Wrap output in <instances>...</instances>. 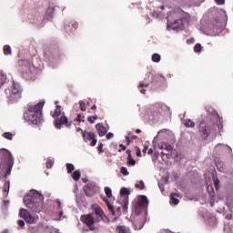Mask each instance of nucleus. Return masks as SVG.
I'll list each match as a JSON object with an SVG mask.
<instances>
[{
  "mask_svg": "<svg viewBox=\"0 0 233 233\" xmlns=\"http://www.w3.org/2000/svg\"><path fill=\"white\" fill-rule=\"evenodd\" d=\"M45 197L36 190H30L28 194L24 197V203L27 208L33 212H41L43 210V201Z\"/></svg>",
  "mask_w": 233,
  "mask_h": 233,
  "instance_id": "f257e3e1",
  "label": "nucleus"
},
{
  "mask_svg": "<svg viewBox=\"0 0 233 233\" xmlns=\"http://www.w3.org/2000/svg\"><path fill=\"white\" fill-rule=\"evenodd\" d=\"M43 106H45V103L39 102L36 105L29 106L27 110L24 113V119L27 121V123H32V125H39L42 121Z\"/></svg>",
  "mask_w": 233,
  "mask_h": 233,
  "instance_id": "f03ea898",
  "label": "nucleus"
},
{
  "mask_svg": "<svg viewBox=\"0 0 233 233\" xmlns=\"http://www.w3.org/2000/svg\"><path fill=\"white\" fill-rule=\"evenodd\" d=\"M14 167V157L12 153L6 149L0 150V172H3L4 177L12 174Z\"/></svg>",
  "mask_w": 233,
  "mask_h": 233,
  "instance_id": "7ed1b4c3",
  "label": "nucleus"
},
{
  "mask_svg": "<svg viewBox=\"0 0 233 233\" xmlns=\"http://www.w3.org/2000/svg\"><path fill=\"white\" fill-rule=\"evenodd\" d=\"M198 133L204 141H207L211 134H216V124L212 118L208 116L199 122Z\"/></svg>",
  "mask_w": 233,
  "mask_h": 233,
  "instance_id": "20e7f679",
  "label": "nucleus"
},
{
  "mask_svg": "<svg viewBox=\"0 0 233 233\" xmlns=\"http://www.w3.org/2000/svg\"><path fill=\"white\" fill-rule=\"evenodd\" d=\"M51 116L55 119V127L57 130H61L63 125H66L67 127H72V121H68V117L65 113H61V106H56Z\"/></svg>",
  "mask_w": 233,
  "mask_h": 233,
  "instance_id": "39448f33",
  "label": "nucleus"
},
{
  "mask_svg": "<svg viewBox=\"0 0 233 233\" xmlns=\"http://www.w3.org/2000/svg\"><path fill=\"white\" fill-rule=\"evenodd\" d=\"M5 94L11 101H17L18 99H21L23 88H21V86L18 83L14 82L11 89H5Z\"/></svg>",
  "mask_w": 233,
  "mask_h": 233,
  "instance_id": "423d86ee",
  "label": "nucleus"
},
{
  "mask_svg": "<svg viewBox=\"0 0 233 233\" xmlns=\"http://www.w3.org/2000/svg\"><path fill=\"white\" fill-rule=\"evenodd\" d=\"M92 209L94 213H91V214H94L95 221L96 223H99L100 221H104V222L108 221V218L106 217V215H105V211H103V209L101 208V207H99V205L94 204L92 206Z\"/></svg>",
  "mask_w": 233,
  "mask_h": 233,
  "instance_id": "0eeeda50",
  "label": "nucleus"
},
{
  "mask_svg": "<svg viewBox=\"0 0 233 233\" xmlns=\"http://www.w3.org/2000/svg\"><path fill=\"white\" fill-rule=\"evenodd\" d=\"M20 218H23L26 223H29L30 225H34L39 221L38 216H33L28 212V210L22 208L19 211Z\"/></svg>",
  "mask_w": 233,
  "mask_h": 233,
  "instance_id": "6e6552de",
  "label": "nucleus"
},
{
  "mask_svg": "<svg viewBox=\"0 0 233 233\" xmlns=\"http://www.w3.org/2000/svg\"><path fill=\"white\" fill-rule=\"evenodd\" d=\"M120 203L125 212L128 210V196H130V190H128L127 187H122L120 189Z\"/></svg>",
  "mask_w": 233,
  "mask_h": 233,
  "instance_id": "1a4fd4ad",
  "label": "nucleus"
},
{
  "mask_svg": "<svg viewBox=\"0 0 233 233\" xmlns=\"http://www.w3.org/2000/svg\"><path fill=\"white\" fill-rule=\"evenodd\" d=\"M81 221L85 223V225H86V227H88L89 230H96V218H94V214L89 213L86 215H82L81 216Z\"/></svg>",
  "mask_w": 233,
  "mask_h": 233,
  "instance_id": "9d476101",
  "label": "nucleus"
},
{
  "mask_svg": "<svg viewBox=\"0 0 233 233\" xmlns=\"http://www.w3.org/2000/svg\"><path fill=\"white\" fill-rule=\"evenodd\" d=\"M147 207H148V198H147V196L142 195L138 198V201L135 205V212L140 214Z\"/></svg>",
  "mask_w": 233,
  "mask_h": 233,
  "instance_id": "9b49d317",
  "label": "nucleus"
},
{
  "mask_svg": "<svg viewBox=\"0 0 233 233\" xmlns=\"http://www.w3.org/2000/svg\"><path fill=\"white\" fill-rule=\"evenodd\" d=\"M82 137L86 143H88V141H91V144H90L91 147H96V145H97V138H96V133L82 131Z\"/></svg>",
  "mask_w": 233,
  "mask_h": 233,
  "instance_id": "f8f14e48",
  "label": "nucleus"
},
{
  "mask_svg": "<svg viewBox=\"0 0 233 233\" xmlns=\"http://www.w3.org/2000/svg\"><path fill=\"white\" fill-rule=\"evenodd\" d=\"M78 26L79 25L77 24V22L71 20L66 22L64 27L66 32L70 33V32H75V30H77Z\"/></svg>",
  "mask_w": 233,
  "mask_h": 233,
  "instance_id": "ddd939ff",
  "label": "nucleus"
},
{
  "mask_svg": "<svg viewBox=\"0 0 233 233\" xmlns=\"http://www.w3.org/2000/svg\"><path fill=\"white\" fill-rule=\"evenodd\" d=\"M158 148H160V150H167V152L162 151L161 152L162 156H170V154H172V146H170V144H168V143L159 144Z\"/></svg>",
  "mask_w": 233,
  "mask_h": 233,
  "instance_id": "4468645a",
  "label": "nucleus"
},
{
  "mask_svg": "<svg viewBox=\"0 0 233 233\" xmlns=\"http://www.w3.org/2000/svg\"><path fill=\"white\" fill-rule=\"evenodd\" d=\"M96 128L97 130L98 136L100 137H103L106 134V127L101 123H98L96 125Z\"/></svg>",
  "mask_w": 233,
  "mask_h": 233,
  "instance_id": "2eb2a0df",
  "label": "nucleus"
},
{
  "mask_svg": "<svg viewBox=\"0 0 233 233\" xmlns=\"http://www.w3.org/2000/svg\"><path fill=\"white\" fill-rule=\"evenodd\" d=\"M177 198H179V193L172 192L170 194V203L172 205H179V199H177Z\"/></svg>",
  "mask_w": 233,
  "mask_h": 233,
  "instance_id": "dca6fc26",
  "label": "nucleus"
},
{
  "mask_svg": "<svg viewBox=\"0 0 233 233\" xmlns=\"http://www.w3.org/2000/svg\"><path fill=\"white\" fill-rule=\"evenodd\" d=\"M148 86H150V84L146 83V82H140L138 85V88H141L140 94H147V89H145V88H148Z\"/></svg>",
  "mask_w": 233,
  "mask_h": 233,
  "instance_id": "f3484780",
  "label": "nucleus"
},
{
  "mask_svg": "<svg viewBox=\"0 0 233 233\" xmlns=\"http://www.w3.org/2000/svg\"><path fill=\"white\" fill-rule=\"evenodd\" d=\"M184 126L186 128H196V122L192 121V119H185Z\"/></svg>",
  "mask_w": 233,
  "mask_h": 233,
  "instance_id": "a211bd4d",
  "label": "nucleus"
},
{
  "mask_svg": "<svg viewBox=\"0 0 233 233\" xmlns=\"http://www.w3.org/2000/svg\"><path fill=\"white\" fill-rule=\"evenodd\" d=\"M116 233H130V228L126 226H117L116 229Z\"/></svg>",
  "mask_w": 233,
  "mask_h": 233,
  "instance_id": "6ab92c4d",
  "label": "nucleus"
},
{
  "mask_svg": "<svg viewBox=\"0 0 233 233\" xmlns=\"http://www.w3.org/2000/svg\"><path fill=\"white\" fill-rule=\"evenodd\" d=\"M56 10V7L54 6H50L48 7L47 11H46V17L47 19H52V17H54V12Z\"/></svg>",
  "mask_w": 233,
  "mask_h": 233,
  "instance_id": "aec40b11",
  "label": "nucleus"
},
{
  "mask_svg": "<svg viewBox=\"0 0 233 233\" xmlns=\"http://www.w3.org/2000/svg\"><path fill=\"white\" fill-rule=\"evenodd\" d=\"M71 177L74 181H79V179H81V171L76 170L72 173Z\"/></svg>",
  "mask_w": 233,
  "mask_h": 233,
  "instance_id": "412c9836",
  "label": "nucleus"
},
{
  "mask_svg": "<svg viewBox=\"0 0 233 233\" xmlns=\"http://www.w3.org/2000/svg\"><path fill=\"white\" fill-rule=\"evenodd\" d=\"M5 56H10L12 54V47L9 45H5L3 47Z\"/></svg>",
  "mask_w": 233,
  "mask_h": 233,
  "instance_id": "4be33fe9",
  "label": "nucleus"
},
{
  "mask_svg": "<svg viewBox=\"0 0 233 233\" xmlns=\"http://www.w3.org/2000/svg\"><path fill=\"white\" fill-rule=\"evenodd\" d=\"M66 167L67 174H72V172L76 170V167L74 166V164L67 163L66 164Z\"/></svg>",
  "mask_w": 233,
  "mask_h": 233,
  "instance_id": "5701e85b",
  "label": "nucleus"
},
{
  "mask_svg": "<svg viewBox=\"0 0 233 233\" xmlns=\"http://www.w3.org/2000/svg\"><path fill=\"white\" fill-rule=\"evenodd\" d=\"M152 61H153V63H159V61H161V56L157 53L153 54Z\"/></svg>",
  "mask_w": 233,
  "mask_h": 233,
  "instance_id": "b1692460",
  "label": "nucleus"
},
{
  "mask_svg": "<svg viewBox=\"0 0 233 233\" xmlns=\"http://www.w3.org/2000/svg\"><path fill=\"white\" fill-rule=\"evenodd\" d=\"M3 137H5V139H8V141H12V139H14V135L10 132H5L3 134Z\"/></svg>",
  "mask_w": 233,
  "mask_h": 233,
  "instance_id": "393cba45",
  "label": "nucleus"
},
{
  "mask_svg": "<svg viewBox=\"0 0 233 233\" xmlns=\"http://www.w3.org/2000/svg\"><path fill=\"white\" fill-rule=\"evenodd\" d=\"M127 163L129 167L136 166V160L132 157H127Z\"/></svg>",
  "mask_w": 233,
  "mask_h": 233,
  "instance_id": "a878e982",
  "label": "nucleus"
},
{
  "mask_svg": "<svg viewBox=\"0 0 233 233\" xmlns=\"http://www.w3.org/2000/svg\"><path fill=\"white\" fill-rule=\"evenodd\" d=\"M4 83H6V75L0 72V88Z\"/></svg>",
  "mask_w": 233,
  "mask_h": 233,
  "instance_id": "bb28decb",
  "label": "nucleus"
},
{
  "mask_svg": "<svg viewBox=\"0 0 233 233\" xmlns=\"http://www.w3.org/2000/svg\"><path fill=\"white\" fill-rule=\"evenodd\" d=\"M145 225V222L141 221L139 224L137 223V221L134 222V226L136 228V230H141V228H143V226Z\"/></svg>",
  "mask_w": 233,
  "mask_h": 233,
  "instance_id": "cd10ccee",
  "label": "nucleus"
},
{
  "mask_svg": "<svg viewBox=\"0 0 233 233\" xmlns=\"http://www.w3.org/2000/svg\"><path fill=\"white\" fill-rule=\"evenodd\" d=\"M104 190L106 198H112V189L110 187H106Z\"/></svg>",
  "mask_w": 233,
  "mask_h": 233,
  "instance_id": "c85d7f7f",
  "label": "nucleus"
},
{
  "mask_svg": "<svg viewBox=\"0 0 233 233\" xmlns=\"http://www.w3.org/2000/svg\"><path fill=\"white\" fill-rule=\"evenodd\" d=\"M19 65L21 66H30V60L28 59L20 60Z\"/></svg>",
  "mask_w": 233,
  "mask_h": 233,
  "instance_id": "c756f323",
  "label": "nucleus"
},
{
  "mask_svg": "<svg viewBox=\"0 0 233 233\" xmlns=\"http://www.w3.org/2000/svg\"><path fill=\"white\" fill-rule=\"evenodd\" d=\"M208 192L210 198H214V196H216V192L214 191V187L212 186H208Z\"/></svg>",
  "mask_w": 233,
  "mask_h": 233,
  "instance_id": "7c9ffc66",
  "label": "nucleus"
},
{
  "mask_svg": "<svg viewBox=\"0 0 233 233\" xmlns=\"http://www.w3.org/2000/svg\"><path fill=\"white\" fill-rule=\"evenodd\" d=\"M106 205L109 212L112 213L113 216H115L116 213L114 212V206H112V204H110V201L106 202Z\"/></svg>",
  "mask_w": 233,
  "mask_h": 233,
  "instance_id": "2f4dec72",
  "label": "nucleus"
},
{
  "mask_svg": "<svg viewBox=\"0 0 233 233\" xmlns=\"http://www.w3.org/2000/svg\"><path fill=\"white\" fill-rule=\"evenodd\" d=\"M79 105L80 110H82V112H86V104L83 100L79 101Z\"/></svg>",
  "mask_w": 233,
  "mask_h": 233,
  "instance_id": "473e14b6",
  "label": "nucleus"
},
{
  "mask_svg": "<svg viewBox=\"0 0 233 233\" xmlns=\"http://www.w3.org/2000/svg\"><path fill=\"white\" fill-rule=\"evenodd\" d=\"M136 188H139L140 190H144L145 188V182L141 180L138 184L135 185Z\"/></svg>",
  "mask_w": 233,
  "mask_h": 233,
  "instance_id": "72a5a7b5",
  "label": "nucleus"
},
{
  "mask_svg": "<svg viewBox=\"0 0 233 233\" xmlns=\"http://www.w3.org/2000/svg\"><path fill=\"white\" fill-rule=\"evenodd\" d=\"M174 28H178V26H181V25H183V20L178 19V20H175L173 23Z\"/></svg>",
  "mask_w": 233,
  "mask_h": 233,
  "instance_id": "f704fd0d",
  "label": "nucleus"
},
{
  "mask_svg": "<svg viewBox=\"0 0 233 233\" xmlns=\"http://www.w3.org/2000/svg\"><path fill=\"white\" fill-rule=\"evenodd\" d=\"M10 190V181H6L4 185V192L6 193Z\"/></svg>",
  "mask_w": 233,
  "mask_h": 233,
  "instance_id": "c9c22d12",
  "label": "nucleus"
},
{
  "mask_svg": "<svg viewBox=\"0 0 233 233\" xmlns=\"http://www.w3.org/2000/svg\"><path fill=\"white\" fill-rule=\"evenodd\" d=\"M75 121L76 123H81V121L82 123H85V116H82L81 115H77V117L75 118Z\"/></svg>",
  "mask_w": 233,
  "mask_h": 233,
  "instance_id": "e433bc0d",
  "label": "nucleus"
},
{
  "mask_svg": "<svg viewBox=\"0 0 233 233\" xmlns=\"http://www.w3.org/2000/svg\"><path fill=\"white\" fill-rule=\"evenodd\" d=\"M202 46L201 44H196L195 47H194V51L197 52L198 54H199V52H201L202 50Z\"/></svg>",
  "mask_w": 233,
  "mask_h": 233,
  "instance_id": "4c0bfd02",
  "label": "nucleus"
},
{
  "mask_svg": "<svg viewBox=\"0 0 233 233\" xmlns=\"http://www.w3.org/2000/svg\"><path fill=\"white\" fill-rule=\"evenodd\" d=\"M46 168H52V167H54V161H52L51 159H47L46 163Z\"/></svg>",
  "mask_w": 233,
  "mask_h": 233,
  "instance_id": "58836bf2",
  "label": "nucleus"
},
{
  "mask_svg": "<svg viewBox=\"0 0 233 233\" xmlns=\"http://www.w3.org/2000/svg\"><path fill=\"white\" fill-rule=\"evenodd\" d=\"M120 172H121V174H123V176H128V169H127V167H122L121 168H120Z\"/></svg>",
  "mask_w": 233,
  "mask_h": 233,
  "instance_id": "ea45409f",
  "label": "nucleus"
},
{
  "mask_svg": "<svg viewBox=\"0 0 233 233\" xmlns=\"http://www.w3.org/2000/svg\"><path fill=\"white\" fill-rule=\"evenodd\" d=\"M214 185H215L216 190H219V178L214 179Z\"/></svg>",
  "mask_w": 233,
  "mask_h": 233,
  "instance_id": "a19ab883",
  "label": "nucleus"
},
{
  "mask_svg": "<svg viewBox=\"0 0 233 233\" xmlns=\"http://www.w3.org/2000/svg\"><path fill=\"white\" fill-rule=\"evenodd\" d=\"M126 141H127V147H129L130 143H132V141H134V140L130 137V136H127Z\"/></svg>",
  "mask_w": 233,
  "mask_h": 233,
  "instance_id": "79ce46f5",
  "label": "nucleus"
},
{
  "mask_svg": "<svg viewBox=\"0 0 233 233\" xmlns=\"http://www.w3.org/2000/svg\"><path fill=\"white\" fill-rule=\"evenodd\" d=\"M225 148V146L223 145H218L216 146L215 149L217 150V152H219V150H223Z\"/></svg>",
  "mask_w": 233,
  "mask_h": 233,
  "instance_id": "37998d69",
  "label": "nucleus"
},
{
  "mask_svg": "<svg viewBox=\"0 0 233 233\" xmlns=\"http://www.w3.org/2000/svg\"><path fill=\"white\" fill-rule=\"evenodd\" d=\"M97 150L99 152V154H103V143H100L97 147Z\"/></svg>",
  "mask_w": 233,
  "mask_h": 233,
  "instance_id": "c03bdc74",
  "label": "nucleus"
},
{
  "mask_svg": "<svg viewBox=\"0 0 233 233\" xmlns=\"http://www.w3.org/2000/svg\"><path fill=\"white\" fill-rule=\"evenodd\" d=\"M135 149L137 150V157H141V149H139L138 147H135Z\"/></svg>",
  "mask_w": 233,
  "mask_h": 233,
  "instance_id": "a18cd8bd",
  "label": "nucleus"
},
{
  "mask_svg": "<svg viewBox=\"0 0 233 233\" xmlns=\"http://www.w3.org/2000/svg\"><path fill=\"white\" fill-rule=\"evenodd\" d=\"M17 225L23 228V227H25V220H21V219L18 220V221H17Z\"/></svg>",
  "mask_w": 233,
  "mask_h": 233,
  "instance_id": "49530a36",
  "label": "nucleus"
},
{
  "mask_svg": "<svg viewBox=\"0 0 233 233\" xmlns=\"http://www.w3.org/2000/svg\"><path fill=\"white\" fill-rule=\"evenodd\" d=\"M217 168L218 170H219V172H223V170H225V167H221V164H217Z\"/></svg>",
  "mask_w": 233,
  "mask_h": 233,
  "instance_id": "de8ad7c7",
  "label": "nucleus"
},
{
  "mask_svg": "<svg viewBox=\"0 0 233 233\" xmlns=\"http://www.w3.org/2000/svg\"><path fill=\"white\" fill-rule=\"evenodd\" d=\"M119 147H120V148H122V149H118V152H121L122 150H123V151L127 150V146H125V145H123V144H120Z\"/></svg>",
  "mask_w": 233,
  "mask_h": 233,
  "instance_id": "09e8293b",
  "label": "nucleus"
},
{
  "mask_svg": "<svg viewBox=\"0 0 233 233\" xmlns=\"http://www.w3.org/2000/svg\"><path fill=\"white\" fill-rule=\"evenodd\" d=\"M87 121L90 122L91 125H94V123H95V120H94L93 116H88Z\"/></svg>",
  "mask_w": 233,
  "mask_h": 233,
  "instance_id": "8fccbe9b",
  "label": "nucleus"
},
{
  "mask_svg": "<svg viewBox=\"0 0 233 233\" xmlns=\"http://www.w3.org/2000/svg\"><path fill=\"white\" fill-rule=\"evenodd\" d=\"M106 139H112V137H114V134L113 133H108L106 136Z\"/></svg>",
  "mask_w": 233,
  "mask_h": 233,
  "instance_id": "3c124183",
  "label": "nucleus"
},
{
  "mask_svg": "<svg viewBox=\"0 0 233 233\" xmlns=\"http://www.w3.org/2000/svg\"><path fill=\"white\" fill-rule=\"evenodd\" d=\"M126 154H127V157H132V151L130 149H127Z\"/></svg>",
  "mask_w": 233,
  "mask_h": 233,
  "instance_id": "603ef678",
  "label": "nucleus"
},
{
  "mask_svg": "<svg viewBox=\"0 0 233 233\" xmlns=\"http://www.w3.org/2000/svg\"><path fill=\"white\" fill-rule=\"evenodd\" d=\"M128 136H129V137L134 141V140H136V139H137V136H136V135H130V134H128Z\"/></svg>",
  "mask_w": 233,
  "mask_h": 233,
  "instance_id": "864d4df0",
  "label": "nucleus"
},
{
  "mask_svg": "<svg viewBox=\"0 0 233 233\" xmlns=\"http://www.w3.org/2000/svg\"><path fill=\"white\" fill-rule=\"evenodd\" d=\"M217 5H225V0H216Z\"/></svg>",
  "mask_w": 233,
  "mask_h": 233,
  "instance_id": "5fc2aeb1",
  "label": "nucleus"
},
{
  "mask_svg": "<svg viewBox=\"0 0 233 233\" xmlns=\"http://www.w3.org/2000/svg\"><path fill=\"white\" fill-rule=\"evenodd\" d=\"M213 114H214L215 116H217L218 119L219 120V123H221V117H219V115L218 114V112H217V111H214Z\"/></svg>",
  "mask_w": 233,
  "mask_h": 233,
  "instance_id": "6e6d98bb",
  "label": "nucleus"
},
{
  "mask_svg": "<svg viewBox=\"0 0 233 233\" xmlns=\"http://www.w3.org/2000/svg\"><path fill=\"white\" fill-rule=\"evenodd\" d=\"M101 199L105 202V203H108V198H106V197L102 196Z\"/></svg>",
  "mask_w": 233,
  "mask_h": 233,
  "instance_id": "4d7b16f0",
  "label": "nucleus"
},
{
  "mask_svg": "<svg viewBox=\"0 0 233 233\" xmlns=\"http://www.w3.org/2000/svg\"><path fill=\"white\" fill-rule=\"evenodd\" d=\"M154 77L155 79H161V77L162 79H165V77H163L161 75H156Z\"/></svg>",
  "mask_w": 233,
  "mask_h": 233,
  "instance_id": "13d9d810",
  "label": "nucleus"
},
{
  "mask_svg": "<svg viewBox=\"0 0 233 233\" xmlns=\"http://www.w3.org/2000/svg\"><path fill=\"white\" fill-rule=\"evenodd\" d=\"M147 154L149 155L154 154V149L152 148L147 149Z\"/></svg>",
  "mask_w": 233,
  "mask_h": 233,
  "instance_id": "bf43d9fd",
  "label": "nucleus"
},
{
  "mask_svg": "<svg viewBox=\"0 0 233 233\" xmlns=\"http://www.w3.org/2000/svg\"><path fill=\"white\" fill-rule=\"evenodd\" d=\"M147 150H148V147L145 146L142 152L145 154L147 152Z\"/></svg>",
  "mask_w": 233,
  "mask_h": 233,
  "instance_id": "052dcab7",
  "label": "nucleus"
},
{
  "mask_svg": "<svg viewBox=\"0 0 233 233\" xmlns=\"http://www.w3.org/2000/svg\"><path fill=\"white\" fill-rule=\"evenodd\" d=\"M97 109V106L94 105L92 107H91V110H96Z\"/></svg>",
  "mask_w": 233,
  "mask_h": 233,
  "instance_id": "680f3d73",
  "label": "nucleus"
},
{
  "mask_svg": "<svg viewBox=\"0 0 233 233\" xmlns=\"http://www.w3.org/2000/svg\"><path fill=\"white\" fill-rule=\"evenodd\" d=\"M76 132H81L82 134H83V129H81V127H78L77 129H76Z\"/></svg>",
  "mask_w": 233,
  "mask_h": 233,
  "instance_id": "e2e57ef3",
  "label": "nucleus"
},
{
  "mask_svg": "<svg viewBox=\"0 0 233 233\" xmlns=\"http://www.w3.org/2000/svg\"><path fill=\"white\" fill-rule=\"evenodd\" d=\"M92 117H93V119L96 121V120L97 119V115H95V116H93Z\"/></svg>",
  "mask_w": 233,
  "mask_h": 233,
  "instance_id": "0e129e2a",
  "label": "nucleus"
},
{
  "mask_svg": "<svg viewBox=\"0 0 233 233\" xmlns=\"http://www.w3.org/2000/svg\"><path fill=\"white\" fill-rule=\"evenodd\" d=\"M136 133H137V134H141V129H137V130H136Z\"/></svg>",
  "mask_w": 233,
  "mask_h": 233,
  "instance_id": "69168bd1",
  "label": "nucleus"
},
{
  "mask_svg": "<svg viewBox=\"0 0 233 233\" xmlns=\"http://www.w3.org/2000/svg\"><path fill=\"white\" fill-rule=\"evenodd\" d=\"M59 216H60V218H63V211L59 212Z\"/></svg>",
  "mask_w": 233,
  "mask_h": 233,
  "instance_id": "338daca9",
  "label": "nucleus"
},
{
  "mask_svg": "<svg viewBox=\"0 0 233 233\" xmlns=\"http://www.w3.org/2000/svg\"><path fill=\"white\" fill-rule=\"evenodd\" d=\"M2 233H9L7 229H5Z\"/></svg>",
  "mask_w": 233,
  "mask_h": 233,
  "instance_id": "774afa93",
  "label": "nucleus"
}]
</instances>
